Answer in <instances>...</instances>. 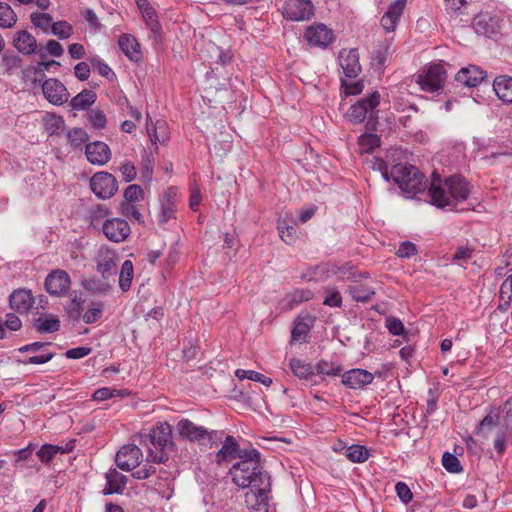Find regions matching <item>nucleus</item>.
Masks as SVG:
<instances>
[{
	"instance_id": "obj_26",
	"label": "nucleus",
	"mask_w": 512,
	"mask_h": 512,
	"mask_svg": "<svg viewBox=\"0 0 512 512\" xmlns=\"http://www.w3.org/2000/svg\"><path fill=\"white\" fill-rule=\"evenodd\" d=\"M106 486L103 489L104 495L122 494L127 483V477L116 469H110L106 474Z\"/></svg>"
},
{
	"instance_id": "obj_32",
	"label": "nucleus",
	"mask_w": 512,
	"mask_h": 512,
	"mask_svg": "<svg viewBox=\"0 0 512 512\" xmlns=\"http://www.w3.org/2000/svg\"><path fill=\"white\" fill-rule=\"evenodd\" d=\"M97 95L94 91L84 89L70 101V106L73 110L81 111L93 105L96 101Z\"/></svg>"
},
{
	"instance_id": "obj_24",
	"label": "nucleus",
	"mask_w": 512,
	"mask_h": 512,
	"mask_svg": "<svg viewBox=\"0 0 512 512\" xmlns=\"http://www.w3.org/2000/svg\"><path fill=\"white\" fill-rule=\"evenodd\" d=\"M485 77L486 74L481 68L475 65H470L462 68L456 74L455 79L457 82L462 83L467 87H476L485 79Z\"/></svg>"
},
{
	"instance_id": "obj_61",
	"label": "nucleus",
	"mask_w": 512,
	"mask_h": 512,
	"mask_svg": "<svg viewBox=\"0 0 512 512\" xmlns=\"http://www.w3.org/2000/svg\"><path fill=\"white\" fill-rule=\"evenodd\" d=\"M395 491L399 499L404 503L408 504L413 499V494L408 487V485L404 482H397L395 485Z\"/></svg>"
},
{
	"instance_id": "obj_55",
	"label": "nucleus",
	"mask_w": 512,
	"mask_h": 512,
	"mask_svg": "<svg viewBox=\"0 0 512 512\" xmlns=\"http://www.w3.org/2000/svg\"><path fill=\"white\" fill-rule=\"evenodd\" d=\"M52 33L59 39L64 40L71 36L72 26L66 21H58L51 26Z\"/></svg>"
},
{
	"instance_id": "obj_43",
	"label": "nucleus",
	"mask_w": 512,
	"mask_h": 512,
	"mask_svg": "<svg viewBox=\"0 0 512 512\" xmlns=\"http://www.w3.org/2000/svg\"><path fill=\"white\" fill-rule=\"evenodd\" d=\"M316 372L319 375H325V376H339L342 374L343 368L341 365L333 363V362H327L325 360L319 361L315 366Z\"/></svg>"
},
{
	"instance_id": "obj_47",
	"label": "nucleus",
	"mask_w": 512,
	"mask_h": 512,
	"mask_svg": "<svg viewBox=\"0 0 512 512\" xmlns=\"http://www.w3.org/2000/svg\"><path fill=\"white\" fill-rule=\"evenodd\" d=\"M110 215V211L106 205L98 204L91 208L89 213L90 224L98 227L101 222Z\"/></svg>"
},
{
	"instance_id": "obj_39",
	"label": "nucleus",
	"mask_w": 512,
	"mask_h": 512,
	"mask_svg": "<svg viewBox=\"0 0 512 512\" xmlns=\"http://www.w3.org/2000/svg\"><path fill=\"white\" fill-rule=\"evenodd\" d=\"M17 22V15L6 3L0 2V27L11 28Z\"/></svg>"
},
{
	"instance_id": "obj_38",
	"label": "nucleus",
	"mask_w": 512,
	"mask_h": 512,
	"mask_svg": "<svg viewBox=\"0 0 512 512\" xmlns=\"http://www.w3.org/2000/svg\"><path fill=\"white\" fill-rule=\"evenodd\" d=\"M235 376L240 380L249 379L255 382H259L266 387H269L272 384L271 378L253 370L237 369L235 371Z\"/></svg>"
},
{
	"instance_id": "obj_19",
	"label": "nucleus",
	"mask_w": 512,
	"mask_h": 512,
	"mask_svg": "<svg viewBox=\"0 0 512 512\" xmlns=\"http://www.w3.org/2000/svg\"><path fill=\"white\" fill-rule=\"evenodd\" d=\"M338 59L346 77L356 78L360 74L361 65L359 63V53L357 49L341 50Z\"/></svg>"
},
{
	"instance_id": "obj_48",
	"label": "nucleus",
	"mask_w": 512,
	"mask_h": 512,
	"mask_svg": "<svg viewBox=\"0 0 512 512\" xmlns=\"http://www.w3.org/2000/svg\"><path fill=\"white\" fill-rule=\"evenodd\" d=\"M309 332L310 327L307 323L303 321L296 322L291 332L292 342H307Z\"/></svg>"
},
{
	"instance_id": "obj_25",
	"label": "nucleus",
	"mask_w": 512,
	"mask_h": 512,
	"mask_svg": "<svg viewBox=\"0 0 512 512\" xmlns=\"http://www.w3.org/2000/svg\"><path fill=\"white\" fill-rule=\"evenodd\" d=\"M9 302L11 309L19 313H26L33 306L34 298L30 290L18 289L11 293Z\"/></svg>"
},
{
	"instance_id": "obj_54",
	"label": "nucleus",
	"mask_w": 512,
	"mask_h": 512,
	"mask_svg": "<svg viewBox=\"0 0 512 512\" xmlns=\"http://www.w3.org/2000/svg\"><path fill=\"white\" fill-rule=\"evenodd\" d=\"M68 139L74 148H78L89 139V136L84 129L74 128L69 131Z\"/></svg>"
},
{
	"instance_id": "obj_33",
	"label": "nucleus",
	"mask_w": 512,
	"mask_h": 512,
	"mask_svg": "<svg viewBox=\"0 0 512 512\" xmlns=\"http://www.w3.org/2000/svg\"><path fill=\"white\" fill-rule=\"evenodd\" d=\"M278 231L282 240L287 244H292L297 239V224L295 221L287 222L279 220Z\"/></svg>"
},
{
	"instance_id": "obj_64",
	"label": "nucleus",
	"mask_w": 512,
	"mask_h": 512,
	"mask_svg": "<svg viewBox=\"0 0 512 512\" xmlns=\"http://www.w3.org/2000/svg\"><path fill=\"white\" fill-rule=\"evenodd\" d=\"M417 253L416 245L410 241L402 242L397 250L400 258H410Z\"/></svg>"
},
{
	"instance_id": "obj_27",
	"label": "nucleus",
	"mask_w": 512,
	"mask_h": 512,
	"mask_svg": "<svg viewBox=\"0 0 512 512\" xmlns=\"http://www.w3.org/2000/svg\"><path fill=\"white\" fill-rule=\"evenodd\" d=\"M33 327L38 333H53L60 330L61 324L57 315L51 313H40L33 320Z\"/></svg>"
},
{
	"instance_id": "obj_8",
	"label": "nucleus",
	"mask_w": 512,
	"mask_h": 512,
	"mask_svg": "<svg viewBox=\"0 0 512 512\" xmlns=\"http://www.w3.org/2000/svg\"><path fill=\"white\" fill-rule=\"evenodd\" d=\"M142 457L143 453L136 444H128L117 452L115 462L121 470L131 471L140 465Z\"/></svg>"
},
{
	"instance_id": "obj_45",
	"label": "nucleus",
	"mask_w": 512,
	"mask_h": 512,
	"mask_svg": "<svg viewBox=\"0 0 512 512\" xmlns=\"http://www.w3.org/2000/svg\"><path fill=\"white\" fill-rule=\"evenodd\" d=\"M104 303L101 301L92 302L89 309L83 314L82 319L86 324L98 321L103 315Z\"/></svg>"
},
{
	"instance_id": "obj_22",
	"label": "nucleus",
	"mask_w": 512,
	"mask_h": 512,
	"mask_svg": "<svg viewBox=\"0 0 512 512\" xmlns=\"http://www.w3.org/2000/svg\"><path fill=\"white\" fill-rule=\"evenodd\" d=\"M407 0H395L381 18V25L386 32H393L403 14Z\"/></svg>"
},
{
	"instance_id": "obj_17",
	"label": "nucleus",
	"mask_w": 512,
	"mask_h": 512,
	"mask_svg": "<svg viewBox=\"0 0 512 512\" xmlns=\"http://www.w3.org/2000/svg\"><path fill=\"white\" fill-rule=\"evenodd\" d=\"M102 230L105 236L113 242H122L130 235L128 223L120 218L106 220L102 224Z\"/></svg>"
},
{
	"instance_id": "obj_41",
	"label": "nucleus",
	"mask_w": 512,
	"mask_h": 512,
	"mask_svg": "<svg viewBox=\"0 0 512 512\" xmlns=\"http://www.w3.org/2000/svg\"><path fill=\"white\" fill-rule=\"evenodd\" d=\"M43 123L46 131L50 135H54L64 126V119L62 116L46 113L43 116Z\"/></svg>"
},
{
	"instance_id": "obj_36",
	"label": "nucleus",
	"mask_w": 512,
	"mask_h": 512,
	"mask_svg": "<svg viewBox=\"0 0 512 512\" xmlns=\"http://www.w3.org/2000/svg\"><path fill=\"white\" fill-rule=\"evenodd\" d=\"M72 449L63 448L61 446L52 445V444H44L38 451L37 456L39 457L42 463H49L57 453H65Z\"/></svg>"
},
{
	"instance_id": "obj_9",
	"label": "nucleus",
	"mask_w": 512,
	"mask_h": 512,
	"mask_svg": "<svg viewBox=\"0 0 512 512\" xmlns=\"http://www.w3.org/2000/svg\"><path fill=\"white\" fill-rule=\"evenodd\" d=\"M70 286L71 278L69 274L61 269L53 270L45 279V289L53 296H65Z\"/></svg>"
},
{
	"instance_id": "obj_30",
	"label": "nucleus",
	"mask_w": 512,
	"mask_h": 512,
	"mask_svg": "<svg viewBox=\"0 0 512 512\" xmlns=\"http://www.w3.org/2000/svg\"><path fill=\"white\" fill-rule=\"evenodd\" d=\"M239 444L233 436H226L221 449L215 455V462L222 464L237 458Z\"/></svg>"
},
{
	"instance_id": "obj_7",
	"label": "nucleus",
	"mask_w": 512,
	"mask_h": 512,
	"mask_svg": "<svg viewBox=\"0 0 512 512\" xmlns=\"http://www.w3.org/2000/svg\"><path fill=\"white\" fill-rule=\"evenodd\" d=\"M90 188L98 198L109 199L118 190L117 180L112 174L100 171L90 179Z\"/></svg>"
},
{
	"instance_id": "obj_63",
	"label": "nucleus",
	"mask_w": 512,
	"mask_h": 512,
	"mask_svg": "<svg viewBox=\"0 0 512 512\" xmlns=\"http://www.w3.org/2000/svg\"><path fill=\"white\" fill-rule=\"evenodd\" d=\"M502 421L506 429L512 430V396L502 406Z\"/></svg>"
},
{
	"instance_id": "obj_49",
	"label": "nucleus",
	"mask_w": 512,
	"mask_h": 512,
	"mask_svg": "<svg viewBox=\"0 0 512 512\" xmlns=\"http://www.w3.org/2000/svg\"><path fill=\"white\" fill-rule=\"evenodd\" d=\"M22 58L14 51L7 50L2 56V66L6 71L11 72L14 69L21 67Z\"/></svg>"
},
{
	"instance_id": "obj_20",
	"label": "nucleus",
	"mask_w": 512,
	"mask_h": 512,
	"mask_svg": "<svg viewBox=\"0 0 512 512\" xmlns=\"http://www.w3.org/2000/svg\"><path fill=\"white\" fill-rule=\"evenodd\" d=\"M85 155L91 164L103 166L111 159V150L106 143L94 141L86 145Z\"/></svg>"
},
{
	"instance_id": "obj_40",
	"label": "nucleus",
	"mask_w": 512,
	"mask_h": 512,
	"mask_svg": "<svg viewBox=\"0 0 512 512\" xmlns=\"http://www.w3.org/2000/svg\"><path fill=\"white\" fill-rule=\"evenodd\" d=\"M345 456L354 463H362L369 457V452L365 446L354 444L346 449Z\"/></svg>"
},
{
	"instance_id": "obj_29",
	"label": "nucleus",
	"mask_w": 512,
	"mask_h": 512,
	"mask_svg": "<svg viewBox=\"0 0 512 512\" xmlns=\"http://www.w3.org/2000/svg\"><path fill=\"white\" fill-rule=\"evenodd\" d=\"M121 51L132 61L141 59L140 45L136 38L129 34H123L118 40Z\"/></svg>"
},
{
	"instance_id": "obj_37",
	"label": "nucleus",
	"mask_w": 512,
	"mask_h": 512,
	"mask_svg": "<svg viewBox=\"0 0 512 512\" xmlns=\"http://www.w3.org/2000/svg\"><path fill=\"white\" fill-rule=\"evenodd\" d=\"M149 137L153 143L164 144L169 139V131L166 122L163 120L156 121L152 130L148 129Z\"/></svg>"
},
{
	"instance_id": "obj_10",
	"label": "nucleus",
	"mask_w": 512,
	"mask_h": 512,
	"mask_svg": "<svg viewBox=\"0 0 512 512\" xmlns=\"http://www.w3.org/2000/svg\"><path fill=\"white\" fill-rule=\"evenodd\" d=\"M284 16L292 21H304L314 16V5L311 0H287Z\"/></svg>"
},
{
	"instance_id": "obj_53",
	"label": "nucleus",
	"mask_w": 512,
	"mask_h": 512,
	"mask_svg": "<svg viewBox=\"0 0 512 512\" xmlns=\"http://www.w3.org/2000/svg\"><path fill=\"white\" fill-rule=\"evenodd\" d=\"M120 210L123 216L130 220H135L139 224L143 222L142 215L134 203L122 202Z\"/></svg>"
},
{
	"instance_id": "obj_50",
	"label": "nucleus",
	"mask_w": 512,
	"mask_h": 512,
	"mask_svg": "<svg viewBox=\"0 0 512 512\" xmlns=\"http://www.w3.org/2000/svg\"><path fill=\"white\" fill-rule=\"evenodd\" d=\"M324 293L326 294L323 304L329 307H340L342 305V297L339 290L334 286H328L325 288Z\"/></svg>"
},
{
	"instance_id": "obj_51",
	"label": "nucleus",
	"mask_w": 512,
	"mask_h": 512,
	"mask_svg": "<svg viewBox=\"0 0 512 512\" xmlns=\"http://www.w3.org/2000/svg\"><path fill=\"white\" fill-rule=\"evenodd\" d=\"M142 17L154 35H160L161 25L153 7L142 13Z\"/></svg>"
},
{
	"instance_id": "obj_15",
	"label": "nucleus",
	"mask_w": 512,
	"mask_h": 512,
	"mask_svg": "<svg viewBox=\"0 0 512 512\" xmlns=\"http://www.w3.org/2000/svg\"><path fill=\"white\" fill-rule=\"evenodd\" d=\"M176 431L181 438L199 444L204 443L205 436L207 435V429L205 427L197 425L186 418L177 422Z\"/></svg>"
},
{
	"instance_id": "obj_42",
	"label": "nucleus",
	"mask_w": 512,
	"mask_h": 512,
	"mask_svg": "<svg viewBox=\"0 0 512 512\" xmlns=\"http://www.w3.org/2000/svg\"><path fill=\"white\" fill-rule=\"evenodd\" d=\"M84 300L75 295L66 305L65 311L70 319L78 321L83 311Z\"/></svg>"
},
{
	"instance_id": "obj_28",
	"label": "nucleus",
	"mask_w": 512,
	"mask_h": 512,
	"mask_svg": "<svg viewBox=\"0 0 512 512\" xmlns=\"http://www.w3.org/2000/svg\"><path fill=\"white\" fill-rule=\"evenodd\" d=\"M493 89L497 97L504 103H512V77L497 76L493 81Z\"/></svg>"
},
{
	"instance_id": "obj_23",
	"label": "nucleus",
	"mask_w": 512,
	"mask_h": 512,
	"mask_svg": "<svg viewBox=\"0 0 512 512\" xmlns=\"http://www.w3.org/2000/svg\"><path fill=\"white\" fill-rule=\"evenodd\" d=\"M373 379V374L364 369H352L342 374V383L351 389H361Z\"/></svg>"
},
{
	"instance_id": "obj_44",
	"label": "nucleus",
	"mask_w": 512,
	"mask_h": 512,
	"mask_svg": "<svg viewBox=\"0 0 512 512\" xmlns=\"http://www.w3.org/2000/svg\"><path fill=\"white\" fill-rule=\"evenodd\" d=\"M313 292L309 289H296L292 293H290L285 302H287V307L291 309L294 305H298L302 302L308 301L312 299Z\"/></svg>"
},
{
	"instance_id": "obj_34",
	"label": "nucleus",
	"mask_w": 512,
	"mask_h": 512,
	"mask_svg": "<svg viewBox=\"0 0 512 512\" xmlns=\"http://www.w3.org/2000/svg\"><path fill=\"white\" fill-rule=\"evenodd\" d=\"M134 276L133 263L130 260H125L121 266L119 274V287L123 292H127L132 284Z\"/></svg>"
},
{
	"instance_id": "obj_13",
	"label": "nucleus",
	"mask_w": 512,
	"mask_h": 512,
	"mask_svg": "<svg viewBox=\"0 0 512 512\" xmlns=\"http://www.w3.org/2000/svg\"><path fill=\"white\" fill-rule=\"evenodd\" d=\"M333 274H341V278L345 279V271L344 268H337V270L333 269ZM355 274L349 273V275L346 277V279L352 280L355 282V284L349 285L347 288V293L352 297L353 300L357 302H368L372 299V297L375 295V290L366 285L357 283V280L354 279Z\"/></svg>"
},
{
	"instance_id": "obj_59",
	"label": "nucleus",
	"mask_w": 512,
	"mask_h": 512,
	"mask_svg": "<svg viewBox=\"0 0 512 512\" xmlns=\"http://www.w3.org/2000/svg\"><path fill=\"white\" fill-rule=\"evenodd\" d=\"M237 457L240 458L239 462L251 461V462H256V464H260V460H261V455H260L259 451L254 448L249 449V450H246V449L240 450V448H238Z\"/></svg>"
},
{
	"instance_id": "obj_18",
	"label": "nucleus",
	"mask_w": 512,
	"mask_h": 512,
	"mask_svg": "<svg viewBox=\"0 0 512 512\" xmlns=\"http://www.w3.org/2000/svg\"><path fill=\"white\" fill-rule=\"evenodd\" d=\"M473 29L478 35L491 38L500 31L498 18L489 13H480L476 15L472 22Z\"/></svg>"
},
{
	"instance_id": "obj_2",
	"label": "nucleus",
	"mask_w": 512,
	"mask_h": 512,
	"mask_svg": "<svg viewBox=\"0 0 512 512\" xmlns=\"http://www.w3.org/2000/svg\"><path fill=\"white\" fill-rule=\"evenodd\" d=\"M134 441L147 449L152 462L162 463L168 459V451L173 450L172 427L167 422L157 424L149 431H141L134 436Z\"/></svg>"
},
{
	"instance_id": "obj_4",
	"label": "nucleus",
	"mask_w": 512,
	"mask_h": 512,
	"mask_svg": "<svg viewBox=\"0 0 512 512\" xmlns=\"http://www.w3.org/2000/svg\"><path fill=\"white\" fill-rule=\"evenodd\" d=\"M390 174L395 184L408 197L426 189L425 177L415 166L399 163L392 167Z\"/></svg>"
},
{
	"instance_id": "obj_60",
	"label": "nucleus",
	"mask_w": 512,
	"mask_h": 512,
	"mask_svg": "<svg viewBox=\"0 0 512 512\" xmlns=\"http://www.w3.org/2000/svg\"><path fill=\"white\" fill-rule=\"evenodd\" d=\"M88 119L93 125V127L97 129H102L106 125V116L99 109H92L88 113Z\"/></svg>"
},
{
	"instance_id": "obj_21",
	"label": "nucleus",
	"mask_w": 512,
	"mask_h": 512,
	"mask_svg": "<svg viewBox=\"0 0 512 512\" xmlns=\"http://www.w3.org/2000/svg\"><path fill=\"white\" fill-rule=\"evenodd\" d=\"M14 47L24 55H30L36 51L43 58L42 47H38L35 37L26 30L18 31L13 38Z\"/></svg>"
},
{
	"instance_id": "obj_16",
	"label": "nucleus",
	"mask_w": 512,
	"mask_h": 512,
	"mask_svg": "<svg viewBox=\"0 0 512 512\" xmlns=\"http://www.w3.org/2000/svg\"><path fill=\"white\" fill-rule=\"evenodd\" d=\"M245 495L250 512H268V494L271 487H251Z\"/></svg>"
},
{
	"instance_id": "obj_1",
	"label": "nucleus",
	"mask_w": 512,
	"mask_h": 512,
	"mask_svg": "<svg viewBox=\"0 0 512 512\" xmlns=\"http://www.w3.org/2000/svg\"><path fill=\"white\" fill-rule=\"evenodd\" d=\"M469 193V183L464 178L451 176L442 181L440 175L433 172L428 190L432 205L454 209L455 203L466 200Z\"/></svg>"
},
{
	"instance_id": "obj_5",
	"label": "nucleus",
	"mask_w": 512,
	"mask_h": 512,
	"mask_svg": "<svg viewBox=\"0 0 512 512\" xmlns=\"http://www.w3.org/2000/svg\"><path fill=\"white\" fill-rule=\"evenodd\" d=\"M380 104V94L378 91L370 93L353 104L347 111L346 117L353 123H361L366 116H369L367 126L375 128L378 119L376 107Z\"/></svg>"
},
{
	"instance_id": "obj_6",
	"label": "nucleus",
	"mask_w": 512,
	"mask_h": 512,
	"mask_svg": "<svg viewBox=\"0 0 512 512\" xmlns=\"http://www.w3.org/2000/svg\"><path fill=\"white\" fill-rule=\"evenodd\" d=\"M446 80V71L441 64L431 65L416 77V83L422 91L433 93L442 88Z\"/></svg>"
},
{
	"instance_id": "obj_52",
	"label": "nucleus",
	"mask_w": 512,
	"mask_h": 512,
	"mask_svg": "<svg viewBox=\"0 0 512 512\" xmlns=\"http://www.w3.org/2000/svg\"><path fill=\"white\" fill-rule=\"evenodd\" d=\"M442 465L450 473H459L462 466L459 459L452 453L445 452L442 456Z\"/></svg>"
},
{
	"instance_id": "obj_11",
	"label": "nucleus",
	"mask_w": 512,
	"mask_h": 512,
	"mask_svg": "<svg viewBox=\"0 0 512 512\" xmlns=\"http://www.w3.org/2000/svg\"><path fill=\"white\" fill-rule=\"evenodd\" d=\"M309 45L325 48L334 40L333 31L322 23L309 26L304 33Z\"/></svg>"
},
{
	"instance_id": "obj_46",
	"label": "nucleus",
	"mask_w": 512,
	"mask_h": 512,
	"mask_svg": "<svg viewBox=\"0 0 512 512\" xmlns=\"http://www.w3.org/2000/svg\"><path fill=\"white\" fill-rule=\"evenodd\" d=\"M290 368L293 374L299 378L306 379L313 374V367L300 359H291Z\"/></svg>"
},
{
	"instance_id": "obj_12",
	"label": "nucleus",
	"mask_w": 512,
	"mask_h": 512,
	"mask_svg": "<svg viewBox=\"0 0 512 512\" xmlns=\"http://www.w3.org/2000/svg\"><path fill=\"white\" fill-rule=\"evenodd\" d=\"M117 260V253L114 250L101 246L95 257L96 270L102 274L103 278L108 279L116 273Z\"/></svg>"
},
{
	"instance_id": "obj_14",
	"label": "nucleus",
	"mask_w": 512,
	"mask_h": 512,
	"mask_svg": "<svg viewBox=\"0 0 512 512\" xmlns=\"http://www.w3.org/2000/svg\"><path fill=\"white\" fill-rule=\"evenodd\" d=\"M42 91L47 101L53 105H62L68 101L69 92L58 79H47L42 85Z\"/></svg>"
},
{
	"instance_id": "obj_35",
	"label": "nucleus",
	"mask_w": 512,
	"mask_h": 512,
	"mask_svg": "<svg viewBox=\"0 0 512 512\" xmlns=\"http://www.w3.org/2000/svg\"><path fill=\"white\" fill-rule=\"evenodd\" d=\"M358 144L361 153H371L380 146L381 139L377 134L364 133L358 138Z\"/></svg>"
},
{
	"instance_id": "obj_56",
	"label": "nucleus",
	"mask_w": 512,
	"mask_h": 512,
	"mask_svg": "<svg viewBox=\"0 0 512 512\" xmlns=\"http://www.w3.org/2000/svg\"><path fill=\"white\" fill-rule=\"evenodd\" d=\"M31 22L40 29L47 31L49 26H52V17L48 13H32L30 15Z\"/></svg>"
},
{
	"instance_id": "obj_58",
	"label": "nucleus",
	"mask_w": 512,
	"mask_h": 512,
	"mask_svg": "<svg viewBox=\"0 0 512 512\" xmlns=\"http://www.w3.org/2000/svg\"><path fill=\"white\" fill-rule=\"evenodd\" d=\"M124 393L120 390L110 389L108 387H102L97 389L93 394V399L97 401H103L115 396H122Z\"/></svg>"
},
{
	"instance_id": "obj_31",
	"label": "nucleus",
	"mask_w": 512,
	"mask_h": 512,
	"mask_svg": "<svg viewBox=\"0 0 512 512\" xmlns=\"http://www.w3.org/2000/svg\"><path fill=\"white\" fill-rule=\"evenodd\" d=\"M81 285L86 291L92 293L93 295L105 296L109 294L113 289V286L105 278L99 279L92 277L83 279Z\"/></svg>"
},
{
	"instance_id": "obj_62",
	"label": "nucleus",
	"mask_w": 512,
	"mask_h": 512,
	"mask_svg": "<svg viewBox=\"0 0 512 512\" xmlns=\"http://www.w3.org/2000/svg\"><path fill=\"white\" fill-rule=\"evenodd\" d=\"M175 204L174 202H163L161 212L159 214V222L161 224L167 223L170 219L174 218Z\"/></svg>"
},
{
	"instance_id": "obj_3",
	"label": "nucleus",
	"mask_w": 512,
	"mask_h": 512,
	"mask_svg": "<svg viewBox=\"0 0 512 512\" xmlns=\"http://www.w3.org/2000/svg\"><path fill=\"white\" fill-rule=\"evenodd\" d=\"M229 473L233 483L240 488L271 487L270 476L256 462H237L230 468Z\"/></svg>"
},
{
	"instance_id": "obj_57",
	"label": "nucleus",
	"mask_w": 512,
	"mask_h": 512,
	"mask_svg": "<svg viewBox=\"0 0 512 512\" xmlns=\"http://www.w3.org/2000/svg\"><path fill=\"white\" fill-rule=\"evenodd\" d=\"M143 198V190L139 185H129L124 191V201L129 203H135L136 201Z\"/></svg>"
}]
</instances>
